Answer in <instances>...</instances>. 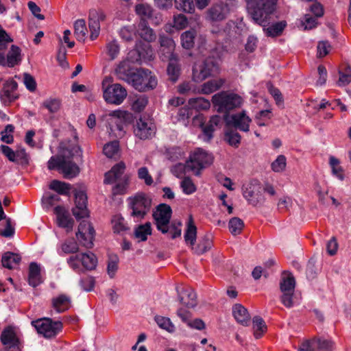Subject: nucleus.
Listing matches in <instances>:
<instances>
[{
  "mask_svg": "<svg viewBox=\"0 0 351 351\" xmlns=\"http://www.w3.org/2000/svg\"><path fill=\"white\" fill-rule=\"evenodd\" d=\"M271 15H269V19L263 27V31L267 36L275 37L280 35L283 32L284 29L287 26V23L285 21L275 23L269 26L267 25L269 23Z\"/></svg>",
  "mask_w": 351,
  "mask_h": 351,
  "instance_id": "30",
  "label": "nucleus"
},
{
  "mask_svg": "<svg viewBox=\"0 0 351 351\" xmlns=\"http://www.w3.org/2000/svg\"><path fill=\"white\" fill-rule=\"evenodd\" d=\"M212 102L218 112H228L239 108L243 103V99L237 94L222 91L213 96Z\"/></svg>",
  "mask_w": 351,
  "mask_h": 351,
  "instance_id": "8",
  "label": "nucleus"
},
{
  "mask_svg": "<svg viewBox=\"0 0 351 351\" xmlns=\"http://www.w3.org/2000/svg\"><path fill=\"white\" fill-rule=\"evenodd\" d=\"M189 105L191 108L201 111L208 110L210 107V102L208 99L199 97L190 99L189 100Z\"/></svg>",
  "mask_w": 351,
  "mask_h": 351,
  "instance_id": "42",
  "label": "nucleus"
},
{
  "mask_svg": "<svg viewBox=\"0 0 351 351\" xmlns=\"http://www.w3.org/2000/svg\"><path fill=\"white\" fill-rule=\"evenodd\" d=\"M213 245L212 237L210 234H206L202 237L196 247H193L192 250L197 254H202L209 250Z\"/></svg>",
  "mask_w": 351,
  "mask_h": 351,
  "instance_id": "39",
  "label": "nucleus"
},
{
  "mask_svg": "<svg viewBox=\"0 0 351 351\" xmlns=\"http://www.w3.org/2000/svg\"><path fill=\"white\" fill-rule=\"evenodd\" d=\"M17 86L16 82L12 79L5 82L0 91V99L3 105H9L19 97L16 92Z\"/></svg>",
  "mask_w": 351,
  "mask_h": 351,
  "instance_id": "20",
  "label": "nucleus"
},
{
  "mask_svg": "<svg viewBox=\"0 0 351 351\" xmlns=\"http://www.w3.org/2000/svg\"><path fill=\"white\" fill-rule=\"evenodd\" d=\"M244 226V223L242 219L239 217L232 218L228 223V227L230 232L233 235L239 234Z\"/></svg>",
  "mask_w": 351,
  "mask_h": 351,
  "instance_id": "54",
  "label": "nucleus"
},
{
  "mask_svg": "<svg viewBox=\"0 0 351 351\" xmlns=\"http://www.w3.org/2000/svg\"><path fill=\"white\" fill-rule=\"evenodd\" d=\"M49 189L55 191L60 195H68L71 189V185L68 183L54 180L51 182Z\"/></svg>",
  "mask_w": 351,
  "mask_h": 351,
  "instance_id": "48",
  "label": "nucleus"
},
{
  "mask_svg": "<svg viewBox=\"0 0 351 351\" xmlns=\"http://www.w3.org/2000/svg\"><path fill=\"white\" fill-rule=\"evenodd\" d=\"M120 51L119 45L116 40H111L106 43V53L110 57V60L115 59Z\"/></svg>",
  "mask_w": 351,
  "mask_h": 351,
  "instance_id": "55",
  "label": "nucleus"
},
{
  "mask_svg": "<svg viewBox=\"0 0 351 351\" xmlns=\"http://www.w3.org/2000/svg\"><path fill=\"white\" fill-rule=\"evenodd\" d=\"M119 258L116 255L110 256L108 261L107 272L110 278H113L118 270Z\"/></svg>",
  "mask_w": 351,
  "mask_h": 351,
  "instance_id": "56",
  "label": "nucleus"
},
{
  "mask_svg": "<svg viewBox=\"0 0 351 351\" xmlns=\"http://www.w3.org/2000/svg\"><path fill=\"white\" fill-rule=\"evenodd\" d=\"M197 47L203 56L208 55L213 50V48L207 44L206 36L202 34L199 35L197 37Z\"/></svg>",
  "mask_w": 351,
  "mask_h": 351,
  "instance_id": "58",
  "label": "nucleus"
},
{
  "mask_svg": "<svg viewBox=\"0 0 351 351\" xmlns=\"http://www.w3.org/2000/svg\"><path fill=\"white\" fill-rule=\"evenodd\" d=\"M224 84L223 79H213L201 85L199 93L204 95L211 94L220 89Z\"/></svg>",
  "mask_w": 351,
  "mask_h": 351,
  "instance_id": "31",
  "label": "nucleus"
},
{
  "mask_svg": "<svg viewBox=\"0 0 351 351\" xmlns=\"http://www.w3.org/2000/svg\"><path fill=\"white\" fill-rule=\"evenodd\" d=\"M253 330L254 337L256 339L261 337L266 331L267 326L261 317L256 316L253 318Z\"/></svg>",
  "mask_w": 351,
  "mask_h": 351,
  "instance_id": "50",
  "label": "nucleus"
},
{
  "mask_svg": "<svg viewBox=\"0 0 351 351\" xmlns=\"http://www.w3.org/2000/svg\"><path fill=\"white\" fill-rule=\"evenodd\" d=\"M193 122L195 125H198L202 130L203 139L204 141H209L213 136V132L216 128L222 123L221 117L219 115H213L210 117L208 123L204 125L203 116L198 115L193 118Z\"/></svg>",
  "mask_w": 351,
  "mask_h": 351,
  "instance_id": "13",
  "label": "nucleus"
},
{
  "mask_svg": "<svg viewBox=\"0 0 351 351\" xmlns=\"http://www.w3.org/2000/svg\"><path fill=\"white\" fill-rule=\"evenodd\" d=\"M152 229L150 222H146L145 224L139 225L134 229V237L138 241H145L147 237L151 235Z\"/></svg>",
  "mask_w": 351,
  "mask_h": 351,
  "instance_id": "38",
  "label": "nucleus"
},
{
  "mask_svg": "<svg viewBox=\"0 0 351 351\" xmlns=\"http://www.w3.org/2000/svg\"><path fill=\"white\" fill-rule=\"evenodd\" d=\"M21 260V258L19 254L10 252H7L3 254L1 262L4 267H6L9 269H13L18 267Z\"/></svg>",
  "mask_w": 351,
  "mask_h": 351,
  "instance_id": "32",
  "label": "nucleus"
},
{
  "mask_svg": "<svg viewBox=\"0 0 351 351\" xmlns=\"http://www.w3.org/2000/svg\"><path fill=\"white\" fill-rule=\"evenodd\" d=\"M237 7L236 0H226L214 3L206 12V21L213 23L225 20Z\"/></svg>",
  "mask_w": 351,
  "mask_h": 351,
  "instance_id": "7",
  "label": "nucleus"
},
{
  "mask_svg": "<svg viewBox=\"0 0 351 351\" xmlns=\"http://www.w3.org/2000/svg\"><path fill=\"white\" fill-rule=\"evenodd\" d=\"M105 19L106 15L102 10L95 9L90 10L88 26L91 40H95L98 37L100 32V23Z\"/></svg>",
  "mask_w": 351,
  "mask_h": 351,
  "instance_id": "21",
  "label": "nucleus"
},
{
  "mask_svg": "<svg viewBox=\"0 0 351 351\" xmlns=\"http://www.w3.org/2000/svg\"><path fill=\"white\" fill-rule=\"evenodd\" d=\"M295 282L291 274L284 273L280 284L281 292L294 291Z\"/></svg>",
  "mask_w": 351,
  "mask_h": 351,
  "instance_id": "43",
  "label": "nucleus"
},
{
  "mask_svg": "<svg viewBox=\"0 0 351 351\" xmlns=\"http://www.w3.org/2000/svg\"><path fill=\"white\" fill-rule=\"evenodd\" d=\"M329 165L332 176H335L339 180L343 181L345 179L344 170L340 165L339 160L331 156L329 158Z\"/></svg>",
  "mask_w": 351,
  "mask_h": 351,
  "instance_id": "41",
  "label": "nucleus"
},
{
  "mask_svg": "<svg viewBox=\"0 0 351 351\" xmlns=\"http://www.w3.org/2000/svg\"><path fill=\"white\" fill-rule=\"evenodd\" d=\"M147 104V98L145 95L136 97L132 101V108L135 112L142 111Z\"/></svg>",
  "mask_w": 351,
  "mask_h": 351,
  "instance_id": "59",
  "label": "nucleus"
},
{
  "mask_svg": "<svg viewBox=\"0 0 351 351\" xmlns=\"http://www.w3.org/2000/svg\"><path fill=\"white\" fill-rule=\"evenodd\" d=\"M54 214L56 216L57 225L62 228H65L67 232L72 230L74 221L70 217L69 212L64 207L58 206L54 208Z\"/></svg>",
  "mask_w": 351,
  "mask_h": 351,
  "instance_id": "23",
  "label": "nucleus"
},
{
  "mask_svg": "<svg viewBox=\"0 0 351 351\" xmlns=\"http://www.w3.org/2000/svg\"><path fill=\"white\" fill-rule=\"evenodd\" d=\"M40 265L36 263L32 262L29 266L28 283L30 286L36 287L43 283V280L41 276Z\"/></svg>",
  "mask_w": 351,
  "mask_h": 351,
  "instance_id": "27",
  "label": "nucleus"
},
{
  "mask_svg": "<svg viewBox=\"0 0 351 351\" xmlns=\"http://www.w3.org/2000/svg\"><path fill=\"white\" fill-rule=\"evenodd\" d=\"M74 138L73 142L64 141L60 145V157L52 156L48 161L49 169H58L63 173L65 178L75 177L79 173L77 165L71 160V158H80L82 150L77 144V136L75 130H73Z\"/></svg>",
  "mask_w": 351,
  "mask_h": 351,
  "instance_id": "1",
  "label": "nucleus"
},
{
  "mask_svg": "<svg viewBox=\"0 0 351 351\" xmlns=\"http://www.w3.org/2000/svg\"><path fill=\"white\" fill-rule=\"evenodd\" d=\"M196 34L197 33L195 29H191L183 32L180 36L182 47L186 49L193 47Z\"/></svg>",
  "mask_w": 351,
  "mask_h": 351,
  "instance_id": "40",
  "label": "nucleus"
},
{
  "mask_svg": "<svg viewBox=\"0 0 351 351\" xmlns=\"http://www.w3.org/2000/svg\"><path fill=\"white\" fill-rule=\"evenodd\" d=\"M225 138L232 146H238L241 141V135L236 131L229 130L225 134Z\"/></svg>",
  "mask_w": 351,
  "mask_h": 351,
  "instance_id": "62",
  "label": "nucleus"
},
{
  "mask_svg": "<svg viewBox=\"0 0 351 351\" xmlns=\"http://www.w3.org/2000/svg\"><path fill=\"white\" fill-rule=\"evenodd\" d=\"M333 343L323 338H313L303 341L298 351H332Z\"/></svg>",
  "mask_w": 351,
  "mask_h": 351,
  "instance_id": "15",
  "label": "nucleus"
},
{
  "mask_svg": "<svg viewBox=\"0 0 351 351\" xmlns=\"http://www.w3.org/2000/svg\"><path fill=\"white\" fill-rule=\"evenodd\" d=\"M159 42L161 49L163 51L166 50L165 53H164V56L166 58L175 56V55L173 53V51L175 49V43L171 38L164 34H160Z\"/></svg>",
  "mask_w": 351,
  "mask_h": 351,
  "instance_id": "35",
  "label": "nucleus"
},
{
  "mask_svg": "<svg viewBox=\"0 0 351 351\" xmlns=\"http://www.w3.org/2000/svg\"><path fill=\"white\" fill-rule=\"evenodd\" d=\"M145 53L138 49L130 51L127 59L119 62L115 69V73L119 79L130 81V77L135 73L132 68V62H138L142 59L148 60L153 59V52L150 46H145Z\"/></svg>",
  "mask_w": 351,
  "mask_h": 351,
  "instance_id": "3",
  "label": "nucleus"
},
{
  "mask_svg": "<svg viewBox=\"0 0 351 351\" xmlns=\"http://www.w3.org/2000/svg\"><path fill=\"white\" fill-rule=\"evenodd\" d=\"M125 169V165L124 162H120L116 164L112 167L111 170L106 173L104 183L112 184L117 181H121Z\"/></svg>",
  "mask_w": 351,
  "mask_h": 351,
  "instance_id": "26",
  "label": "nucleus"
},
{
  "mask_svg": "<svg viewBox=\"0 0 351 351\" xmlns=\"http://www.w3.org/2000/svg\"><path fill=\"white\" fill-rule=\"evenodd\" d=\"M213 162V156L202 148H196L191 152L186 167L195 176H199L201 171L210 166Z\"/></svg>",
  "mask_w": 351,
  "mask_h": 351,
  "instance_id": "9",
  "label": "nucleus"
},
{
  "mask_svg": "<svg viewBox=\"0 0 351 351\" xmlns=\"http://www.w3.org/2000/svg\"><path fill=\"white\" fill-rule=\"evenodd\" d=\"M60 200V198L58 195L51 194L50 193H45L42 198L43 204L47 208L52 206L56 202Z\"/></svg>",
  "mask_w": 351,
  "mask_h": 351,
  "instance_id": "63",
  "label": "nucleus"
},
{
  "mask_svg": "<svg viewBox=\"0 0 351 351\" xmlns=\"http://www.w3.org/2000/svg\"><path fill=\"white\" fill-rule=\"evenodd\" d=\"M278 1L245 0L247 13L255 23L265 26L269 15L275 11Z\"/></svg>",
  "mask_w": 351,
  "mask_h": 351,
  "instance_id": "2",
  "label": "nucleus"
},
{
  "mask_svg": "<svg viewBox=\"0 0 351 351\" xmlns=\"http://www.w3.org/2000/svg\"><path fill=\"white\" fill-rule=\"evenodd\" d=\"M154 319L160 328L164 329L169 332L174 331L175 326L169 318L157 315L155 317Z\"/></svg>",
  "mask_w": 351,
  "mask_h": 351,
  "instance_id": "53",
  "label": "nucleus"
},
{
  "mask_svg": "<svg viewBox=\"0 0 351 351\" xmlns=\"http://www.w3.org/2000/svg\"><path fill=\"white\" fill-rule=\"evenodd\" d=\"M232 314L236 321L243 326H247L250 316L247 310L241 304H237L232 307Z\"/></svg>",
  "mask_w": 351,
  "mask_h": 351,
  "instance_id": "29",
  "label": "nucleus"
},
{
  "mask_svg": "<svg viewBox=\"0 0 351 351\" xmlns=\"http://www.w3.org/2000/svg\"><path fill=\"white\" fill-rule=\"evenodd\" d=\"M230 123L236 128L243 132H248L252 119L246 114L245 111L232 114L230 117Z\"/></svg>",
  "mask_w": 351,
  "mask_h": 351,
  "instance_id": "25",
  "label": "nucleus"
},
{
  "mask_svg": "<svg viewBox=\"0 0 351 351\" xmlns=\"http://www.w3.org/2000/svg\"><path fill=\"white\" fill-rule=\"evenodd\" d=\"M43 106L47 108L50 112L54 113L59 110L60 101L56 99H47L43 102Z\"/></svg>",
  "mask_w": 351,
  "mask_h": 351,
  "instance_id": "64",
  "label": "nucleus"
},
{
  "mask_svg": "<svg viewBox=\"0 0 351 351\" xmlns=\"http://www.w3.org/2000/svg\"><path fill=\"white\" fill-rule=\"evenodd\" d=\"M21 50L16 46L12 45L8 52L3 50L0 52V65L8 67H14L21 62Z\"/></svg>",
  "mask_w": 351,
  "mask_h": 351,
  "instance_id": "18",
  "label": "nucleus"
},
{
  "mask_svg": "<svg viewBox=\"0 0 351 351\" xmlns=\"http://www.w3.org/2000/svg\"><path fill=\"white\" fill-rule=\"evenodd\" d=\"M286 165V157L284 155H279L271 163V169L275 172H281L285 170Z\"/></svg>",
  "mask_w": 351,
  "mask_h": 351,
  "instance_id": "61",
  "label": "nucleus"
},
{
  "mask_svg": "<svg viewBox=\"0 0 351 351\" xmlns=\"http://www.w3.org/2000/svg\"><path fill=\"white\" fill-rule=\"evenodd\" d=\"M155 129V126L150 119L141 117L134 126V133L138 138L145 140L154 134Z\"/></svg>",
  "mask_w": 351,
  "mask_h": 351,
  "instance_id": "17",
  "label": "nucleus"
},
{
  "mask_svg": "<svg viewBox=\"0 0 351 351\" xmlns=\"http://www.w3.org/2000/svg\"><path fill=\"white\" fill-rule=\"evenodd\" d=\"M12 41L11 36L0 26V52L7 50L8 45Z\"/></svg>",
  "mask_w": 351,
  "mask_h": 351,
  "instance_id": "60",
  "label": "nucleus"
},
{
  "mask_svg": "<svg viewBox=\"0 0 351 351\" xmlns=\"http://www.w3.org/2000/svg\"><path fill=\"white\" fill-rule=\"evenodd\" d=\"M192 111L190 106L182 107L178 110L176 117L177 121L182 123L184 126H187Z\"/></svg>",
  "mask_w": 351,
  "mask_h": 351,
  "instance_id": "52",
  "label": "nucleus"
},
{
  "mask_svg": "<svg viewBox=\"0 0 351 351\" xmlns=\"http://www.w3.org/2000/svg\"><path fill=\"white\" fill-rule=\"evenodd\" d=\"M167 58L169 59V63L167 67V73L171 80L176 82L180 75V66L178 64L177 59L175 56Z\"/></svg>",
  "mask_w": 351,
  "mask_h": 351,
  "instance_id": "45",
  "label": "nucleus"
},
{
  "mask_svg": "<svg viewBox=\"0 0 351 351\" xmlns=\"http://www.w3.org/2000/svg\"><path fill=\"white\" fill-rule=\"evenodd\" d=\"M189 24L187 17L183 14H176L173 16L172 23L170 25H166L165 26V30L169 32L171 27H173L177 30H182L185 29Z\"/></svg>",
  "mask_w": 351,
  "mask_h": 351,
  "instance_id": "34",
  "label": "nucleus"
},
{
  "mask_svg": "<svg viewBox=\"0 0 351 351\" xmlns=\"http://www.w3.org/2000/svg\"><path fill=\"white\" fill-rule=\"evenodd\" d=\"M74 34L77 40L84 41L87 32L85 21L83 19L77 20L74 23Z\"/></svg>",
  "mask_w": 351,
  "mask_h": 351,
  "instance_id": "47",
  "label": "nucleus"
},
{
  "mask_svg": "<svg viewBox=\"0 0 351 351\" xmlns=\"http://www.w3.org/2000/svg\"><path fill=\"white\" fill-rule=\"evenodd\" d=\"M119 152V143L118 141H113L106 143L103 148L104 154L108 158H113L118 155Z\"/></svg>",
  "mask_w": 351,
  "mask_h": 351,
  "instance_id": "51",
  "label": "nucleus"
},
{
  "mask_svg": "<svg viewBox=\"0 0 351 351\" xmlns=\"http://www.w3.org/2000/svg\"><path fill=\"white\" fill-rule=\"evenodd\" d=\"M58 252L60 255H62V254H76L79 253V245L74 239L65 240L60 245Z\"/></svg>",
  "mask_w": 351,
  "mask_h": 351,
  "instance_id": "36",
  "label": "nucleus"
},
{
  "mask_svg": "<svg viewBox=\"0 0 351 351\" xmlns=\"http://www.w3.org/2000/svg\"><path fill=\"white\" fill-rule=\"evenodd\" d=\"M111 77L106 76L101 82L103 97L108 104L120 105L127 97L126 89L119 84H113Z\"/></svg>",
  "mask_w": 351,
  "mask_h": 351,
  "instance_id": "5",
  "label": "nucleus"
},
{
  "mask_svg": "<svg viewBox=\"0 0 351 351\" xmlns=\"http://www.w3.org/2000/svg\"><path fill=\"white\" fill-rule=\"evenodd\" d=\"M130 217L135 222L145 219L152 205L151 197L144 193H138L128 199Z\"/></svg>",
  "mask_w": 351,
  "mask_h": 351,
  "instance_id": "4",
  "label": "nucleus"
},
{
  "mask_svg": "<svg viewBox=\"0 0 351 351\" xmlns=\"http://www.w3.org/2000/svg\"><path fill=\"white\" fill-rule=\"evenodd\" d=\"M76 237L82 246L87 249L92 248L95 237V230L92 225L85 220L80 222Z\"/></svg>",
  "mask_w": 351,
  "mask_h": 351,
  "instance_id": "14",
  "label": "nucleus"
},
{
  "mask_svg": "<svg viewBox=\"0 0 351 351\" xmlns=\"http://www.w3.org/2000/svg\"><path fill=\"white\" fill-rule=\"evenodd\" d=\"M139 36L147 42H152L156 39V35L152 28L148 26L145 20H141L137 29Z\"/></svg>",
  "mask_w": 351,
  "mask_h": 351,
  "instance_id": "33",
  "label": "nucleus"
},
{
  "mask_svg": "<svg viewBox=\"0 0 351 351\" xmlns=\"http://www.w3.org/2000/svg\"><path fill=\"white\" fill-rule=\"evenodd\" d=\"M52 304L56 312L62 313L70 308L71 300L68 296L65 295H60L53 299Z\"/></svg>",
  "mask_w": 351,
  "mask_h": 351,
  "instance_id": "37",
  "label": "nucleus"
},
{
  "mask_svg": "<svg viewBox=\"0 0 351 351\" xmlns=\"http://www.w3.org/2000/svg\"><path fill=\"white\" fill-rule=\"evenodd\" d=\"M180 186L184 193L191 195L196 191V186L192 180L189 177H184L180 182Z\"/></svg>",
  "mask_w": 351,
  "mask_h": 351,
  "instance_id": "57",
  "label": "nucleus"
},
{
  "mask_svg": "<svg viewBox=\"0 0 351 351\" xmlns=\"http://www.w3.org/2000/svg\"><path fill=\"white\" fill-rule=\"evenodd\" d=\"M66 263L75 272L80 274L84 270L95 269L97 258L91 252H79L69 256L66 259Z\"/></svg>",
  "mask_w": 351,
  "mask_h": 351,
  "instance_id": "6",
  "label": "nucleus"
},
{
  "mask_svg": "<svg viewBox=\"0 0 351 351\" xmlns=\"http://www.w3.org/2000/svg\"><path fill=\"white\" fill-rule=\"evenodd\" d=\"M153 217L156 221L157 229L165 233V226H167L171 216V207L165 204H159L153 212Z\"/></svg>",
  "mask_w": 351,
  "mask_h": 351,
  "instance_id": "16",
  "label": "nucleus"
},
{
  "mask_svg": "<svg viewBox=\"0 0 351 351\" xmlns=\"http://www.w3.org/2000/svg\"><path fill=\"white\" fill-rule=\"evenodd\" d=\"M216 60L210 56L203 61L196 62L193 67V80L201 82L218 71Z\"/></svg>",
  "mask_w": 351,
  "mask_h": 351,
  "instance_id": "11",
  "label": "nucleus"
},
{
  "mask_svg": "<svg viewBox=\"0 0 351 351\" xmlns=\"http://www.w3.org/2000/svg\"><path fill=\"white\" fill-rule=\"evenodd\" d=\"M176 290L180 301L183 305L189 308H193L197 305V295L191 287H177Z\"/></svg>",
  "mask_w": 351,
  "mask_h": 351,
  "instance_id": "24",
  "label": "nucleus"
},
{
  "mask_svg": "<svg viewBox=\"0 0 351 351\" xmlns=\"http://www.w3.org/2000/svg\"><path fill=\"white\" fill-rule=\"evenodd\" d=\"M135 12L141 18V20H145L152 17L153 8L148 3H141L136 5Z\"/></svg>",
  "mask_w": 351,
  "mask_h": 351,
  "instance_id": "46",
  "label": "nucleus"
},
{
  "mask_svg": "<svg viewBox=\"0 0 351 351\" xmlns=\"http://www.w3.org/2000/svg\"><path fill=\"white\" fill-rule=\"evenodd\" d=\"M243 195L249 204L256 206L263 201L261 188L259 184H248L243 187Z\"/></svg>",
  "mask_w": 351,
  "mask_h": 351,
  "instance_id": "22",
  "label": "nucleus"
},
{
  "mask_svg": "<svg viewBox=\"0 0 351 351\" xmlns=\"http://www.w3.org/2000/svg\"><path fill=\"white\" fill-rule=\"evenodd\" d=\"M37 332L42 334L46 338L56 336L62 330L61 322H53L49 318H44L32 322Z\"/></svg>",
  "mask_w": 351,
  "mask_h": 351,
  "instance_id": "12",
  "label": "nucleus"
},
{
  "mask_svg": "<svg viewBox=\"0 0 351 351\" xmlns=\"http://www.w3.org/2000/svg\"><path fill=\"white\" fill-rule=\"evenodd\" d=\"M134 88L139 91H146L154 88L157 85V80L147 69H137L132 75L129 81Z\"/></svg>",
  "mask_w": 351,
  "mask_h": 351,
  "instance_id": "10",
  "label": "nucleus"
},
{
  "mask_svg": "<svg viewBox=\"0 0 351 351\" xmlns=\"http://www.w3.org/2000/svg\"><path fill=\"white\" fill-rule=\"evenodd\" d=\"M112 229L114 233L121 234L128 230L124 218L121 215H115L112 219Z\"/></svg>",
  "mask_w": 351,
  "mask_h": 351,
  "instance_id": "44",
  "label": "nucleus"
},
{
  "mask_svg": "<svg viewBox=\"0 0 351 351\" xmlns=\"http://www.w3.org/2000/svg\"><path fill=\"white\" fill-rule=\"evenodd\" d=\"M174 1L177 10L189 14L195 12L194 0H174Z\"/></svg>",
  "mask_w": 351,
  "mask_h": 351,
  "instance_id": "49",
  "label": "nucleus"
},
{
  "mask_svg": "<svg viewBox=\"0 0 351 351\" xmlns=\"http://www.w3.org/2000/svg\"><path fill=\"white\" fill-rule=\"evenodd\" d=\"M184 237L186 243L189 245L192 248L196 242L197 228L194 223L193 219L191 215L189 217Z\"/></svg>",
  "mask_w": 351,
  "mask_h": 351,
  "instance_id": "28",
  "label": "nucleus"
},
{
  "mask_svg": "<svg viewBox=\"0 0 351 351\" xmlns=\"http://www.w3.org/2000/svg\"><path fill=\"white\" fill-rule=\"evenodd\" d=\"M75 206L72 209L73 215L77 219L86 218L89 216L87 208V196L83 191H75Z\"/></svg>",
  "mask_w": 351,
  "mask_h": 351,
  "instance_id": "19",
  "label": "nucleus"
}]
</instances>
